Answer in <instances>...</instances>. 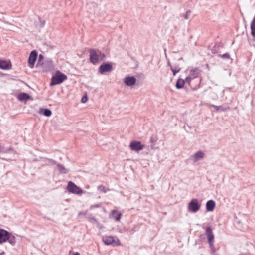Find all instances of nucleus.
<instances>
[{
  "mask_svg": "<svg viewBox=\"0 0 255 255\" xmlns=\"http://www.w3.org/2000/svg\"><path fill=\"white\" fill-rule=\"evenodd\" d=\"M67 77L64 74L58 71L55 76H53L50 83L51 86L59 84L67 79Z\"/></svg>",
  "mask_w": 255,
  "mask_h": 255,
  "instance_id": "f257e3e1",
  "label": "nucleus"
},
{
  "mask_svg": "<svg viewBox=\"0 0 255 255\" xmlns=\"http://www.w3.org/2000/svg\"><path fill=\"white\" fill-rule=\"evenodd\" d=\"M201 203L197 199H193L189 203L188 205V210L192 213L197 212L200 208Z\"/></svg>",
  "mask_w": 255,
  "mask_h": 255,
  "instance_id": "f03ea898",
  "label": "nucleus"
},
{
  "mask_svg": "<svg viewBox=\"0 0 255 255\" xmlns=\"http://www.w3.org/2000/svg\"><path fill=\"white\" fill-rule=\"evenodd\" d=\"M103 241L105 244L113 245H119L120 243L119 239L115 237L112 236H104L103 237Z\"/></svg>",
  "mask_w": 255,
  "mask_h": 255,
  "instance_id": "7ed1b4c3",
  "label": "nucleus"
},
{
  "mask_svg": "<svg viewBox=\"0 0 255 255\" xmlns=\"http://www.w3.org/2000/svg\"><path fill=\"white\" fill-rule=\"evenodd\" d=\"M67 190L69 192L79 195L81 194L83 192L82 190L72 181L69 182Z\"/></svg>",
  "mask_w": 255,
  "mask_h": 255,
  "instance_id": "20e7f679",
  "label": "nucleus"
},
{
  "mask_svg": "<svg viewBox=\"0 0 255 255\" xmlns=\"http://www.w3.org/2000/svg\"><path fill=\"white\" fill-rule=\"evenodd\" d=\"M129 148L132 150L138 152L144 149V145H142L140 141L134 140L131 142L129 145Z\"/></svg>",
  "mask_w": 255,
  "mask_h": 255,
  "instance_id": "39448f33",
  "label": "nucleus"
},
{
  "mask_svg": "<svg viewBox=\"0 0 255 255\" xmlns=\"http://www.w3.org/2000/svg\"><path fill=\"white\" fill-rule=\"evenodd\" d=\"M205 157V153L202 151H198L190 157L193 162L196 163L198 161L203 159Z\"/></svg>",
  "mask_w": 255,
  "mask_h": 255,
  "instance_id": "423d86ee",
  "label": "nucleus"
},
{
  "mask_svg": "<svg viewBox=\"0 0 255 255\" xmlns=\"http://www.w3.org/2000/svg\"><path fill=\"white\" fill-rule=\"evenodd\" d=\"M90 59L91 63L95 64L98 62L99 59V55L98 52L94 49L90 50Z\"/></svg>",
  "mask_w": 255,
  "mask_h": 255,
  "instance_id": "0eeeda50",
  "label": "nucleus"
},
{
  "mask_svg": "<svg viewBox=\"0 0 255 255\" xmlns=\"http://www.w3.org/2000/svg\"><path fill=\"white\" fill-rule=\"evenodd\" d=\"M206 235L207 237L210 246L212 247L214 242V236L212 232V229L210 227H208L206 228Z\"/></svg>",
  "mask_w": 255,
  "mask_h": 255,
  "instance_id": "6e6552de",
  "label": "nucleus"
},
{
  "mask_svg": "<svg viewBox=\"0 0 255 255\" xmlns=\"http://www.w3.org/2000/svg\"><path fill=\"white\" fill-rule=\"evenodd\" d=\"M112 69V65L107 63L101 65L99 68V72L103 74L105 72H110Z\"/></svg>",
  "mask_w": 255,
  "mask_h": 255,
  "instance_id": "1a4fd4ad",
  "label": "nucleus"
},
{
  "mask_svg": "<svg viewBox=\"0 0 255 255\" xmlns=\"http://www.w3.org/2000/svg\"><path fill=\"white\" fill-rule=\"evenodd\" d=\"M37 57V53L36 51H32L29 57L28 63L30 67H33Z\"/></svg>",
  "mask_w": 255,
  "mask_h": 255,
  "instance_id": "9d476101",
  "label": "nucleus"
},
{
  "mask_svg": "<svg viewBox=\"0 0 255 255\" xmlns=\"http://www.w3.org/2000/svg\"><path fill=\"white\" fill-rule=\"evenodd\" d=\"M136 78L133 76H127L124 79V83L128 86H132L136 83Z\"/></svg>",
  "mask_w": 255,
  "mask_h": 255,
  "instance_id": "9b49d317",
  "label": "nucleus"
},
{
  "mask_svg": "<svg viewBox=\"0 0 255 255\" xmlns=\"http://www.w3.org/2000/svg\"><path fill=\"white\" fill-rule=\"evenodd\" d=\"M122 216V213H119L116 210H113L111 212V214L110 215V218H112L114 219L116 221H120Z\"/></svg>",
  "mask_w": 255,
  "mask_h": 255,
  "instance_id": "f8f14e48",
  "label": "nucleus"
},
{
  "mask_svg": "<svg viewBox=\"0 0 255 255\" xmlns=\"http://www.w3.org/2000/svg\"><path fill=\"white\" fill-rule=\"evenodd\" d=\"M11 68V65L9 61L0 60V69L3 70H9Z\"/></svg>",
  "mask_w": 255,
  "mask_h": 255,
  "instance_id": "ddd939ff",
  "label": "nucleus"
},
{
  "mask_svg": "<svg viewBox=\"0 0 255 255\" xmlns=\"http://www.w3.org/2000/svg\"><path fill=\"white\" fill-rule=\"evenodd\" d=\"M8 234V232L3 229H0V244H2L6 241V239H7L8 237H7V235Z\"/></svg>",
  "mask_w": 255,
  "mask_h": 255,
  "instance_id": "4468645a",
  "label": "nucleus"
},
{
  "mask_svg": "<svg viewBox=\"0 0 255 255\" xmlns=\"http://www.w3.org/2000/svg\"><path fill=\"white\" fill-rule=\"evenodd\" d=\"M215 208V202L213 200H209L206 204V209L207 211H212Z\"/></svg>",
  "mask_w": 255,
  "mask_h": 255,
  "instance_id": "2eb2a0df",
  "label": "nucleus"
},
{
  "mask_svg": "<svg viewBox=\"0 0 255 255\" xmlns=\"http://www.w3.org/2000/svg\"><path fill=\"white\" fill-rule=\"evenodd\" d=\"M200 70L199 68H195L191 70L189 72V75L193 78H196L200 72Z\"/></svg>",
  "mask_w": 255,
  "mask_h": 255,
  "instance_id": "dca6fc26",
  "label": "nucleus"
},
{
  "mask_svg": "<svg viewBox=\"0 0 255 255\" xmlns=\"http://www.w3.org/2000/svg\"><path fill=\"white\" fill-rule=\"evenodd\" d=\"M7 237H8L7 239H6V241H8V242L12 245L14 246L15 244L16 243V240L15 237L14 236L10 234L8 232V234L7 235Z\"/></svg>",
  "mask_w": 255,
  "mask_h": 255,
  "instance_id": "f3484780",
  "label": "nucleus"
},
{
  "mask_svg": "<svg viewBox=\"0 0 255 255\" xmlns=\"http://www.w3.org/2000/svg\"><path fill=\"white\" fill-rule=\"evenodd\" d=\"M30 96L26 93H20L18 95V98L19 101H23L30 99Z\"/></svg>",
  "mask_w": 255,
  "mask_h": 255,
  "instance_id": "a211bd4d",
  "label": "nucleus"
},
{
  "mask_svg": "<svg viewBox=\"0 0 255 255\" xmlns=\"http://www.w3.org/2000/svg\"><path fill=\"white\" fill-rule=\"evenodd\" d=\"M251 34L253 37H255V15L251 23Z\"/></svg>",
  "mask_w": 255,
  "mask_h": 255,
  "instance_id": "6ab92c4d",
  "label": "nucleus"
},
{
  "mask_svg": "<svg viewBox=\"0 0 255 255\" xmlns=\"http://www.w3.org/2000/svg\"><path fill=\"white\" fill-rule=\"evenodd\" d=\"M185 81L182 79H179L176 83V87L177 89H181L183 87Z\"/></svg>",
  "mask_w": 255,
  "mask_h": 255,
  "instance_id": "aec40b11",
  "label": "nucleus"
},
{
  "mask_svg": "<svg viewBox=\"0 0 255 255\" xmlns=\"http://www.w3.org/2000/svg\"><path fill=\"white\" fill-rule=\"evenodd\" d=\"M57 168L58 170L62 173H66L68 172V170L61 164H58Z\"/></svg>",
  "mask_w": 255,
  "mask_h": 255,
  "instance_id": "412c9836",
  "label": "nucleus"
},
{
  "mask_svg": "<svg viewBox=\"0 0 255 255\" xmlns=\"http://www.w3.org/2000/svg\"><path fill=\"white\" fill-rule=\"evenodd\" d=\"M43 114L46 116L49 117L51 115L52 112L50 110L48 109H44Z\"/></svg>",
  "mask_w": 255,
  "mask_h": 255,
  "instance_id": "4be33fe9",
  "label": "nucleus"
},
{
  "mask_svg": "<svg viewBox=\"0 0 255 255\" xmlns=\"http://www.w3.org/2000/svg\"><path fill=\"white\" fill-rule=\"evenodd\" d=\"M98 190L102 192L106 193L108 190H109L108 189H107L105 186L103 185H100L98 186Z\"/></svg>",
  "mask_w": 255,
  "mask_h": 255,
  "instance_id": "5701e85b",
  "label": "nucleus"
},
{
  "mask_svg": "<svg viewBox=\"0 0 255 255\" xmlns=\"http://www.w3.org/2000/svg\"><path fill=\"white\" fill-rule=\"evenodd\" d=\"M171 70L173 72V74L174 76L176 75V73H178L180 71V68H178V69H174L172 66H171Z\"/></svg>",
  "mask_w": 255,
  "mask_h": 255,
  "instance_id": "b1692460",
  "label": "nucleus"
},
{
  "mask_svg": "<svg viewBox=\"0 0 255 255\" xmlns=\"http://www.w3.org/2000/svg\"><path fill=\"white\" fill-rule=\"evenodd\" d=\"M192 79L193 78L189 75V76L187 77L184 80L185 81V83L189 84Z\"/></svg>",
  "mask_w": 255,
  "mask_h": 255,
  "instance_id": "393cba45",
  "label": "nucleus"
},
{
  "mask_svg": "<svg viewBox=\"0 0 255 255\" xmlns=\"http://www.w3.org/2000/svg\"><path fill=\"white\" fill-rule=\"evenodd\" d=\"M220 57L224 58V59H229L230 58V55L228 53H225L224 54L220 55Z\"/></svg>",
  "mask_w": 255,
  "mask_h": 255,
  "instance_id": "a878e982",
  "label": "nucleus"
},
{
  "mask_svg": "<svg viewBox=\"0 0 255 255\" xmlns=\"http://www.w3.org/2000/svg\"><path fill=\"white\" fill-rule=\"evenodd\" d=\"M46 160L49 164L54 165L56 164V162L52 159H47Z\"/></svg>",
  "mask_w": 255,
  "mask_h": 255,
  "instance_id": "bb28decb",
  "label": "nucleus"
},
{
  "mask_svg": "<svg viewBox=\"0 0 255 255\" xmlns=\"http://www.w3.org/2000/svg\"><path fill=\"white\" fill-rule=\"evenodd\" d=\"M98 54L99 55V58L101 57V59L103 60L105 58V55L104 53H102L101 52L98 51Z\"/></svg>",
  "mask_w": 255,
  "mask_h": 255,
  "instance_id": "cd10ccee",
  "label": "nucleus"
},
{
  "mask_svg": "<svg viewBox=\"0 0 255 255\" xmlns=\"http://www.w3.org/2000/svg\"><path fill=\"white\" fill-rule=\"evenodd\" d=\"M191 14V11H187L186 13V14H185V18L187 19L189 18V16Z\"/></svg>",
  "mask_w": 255,
  "mask_h": 255,
  "instance_id": "c85d7f7f",
  "label": "nucleus"
},
{
  "mask_svg": "<svg viewBox=\"0 0 255 255\" xmlns=\"http://www.w3.org/2000/svg\"><path fill=\"white\" fill-rule=\"evenodd\" d=\"M87 101V98L86 96H85L82 98L81 102L82 103H85Z\"/></svg>",
  "mask_w": 255,
  "mask_h": 255,
  "instance_id": "c756f323",
  "label": "nucleus"
},
{
  "mask_svg": "<svg viewBox=\"0 0 255 255\" xmlns=\"http://www.w3.org/2000/svg\"><path fill=\"white\" fill-rule=\"evenodd\" d=\"M100 207V204H96V205H91V207H90V209H92L94 208H98V207Z\"/></svg>",
  "mask_w": 255,
  "mask_h": 255,
  "instance_id": "7c9ffc66",
  "label": "nucleus"
},
{
  "mask_svg": "<svg viewBox=\"0 0 255 255\" xmlns=\"http://www.w3.org/2000/svg\"><path fill=\"white\" fill-rule=\"evenodd\" d=\"M210 247H211V248L212 249V251H213V252H215V249H214V246H213V245L212 247H211V246H210Z\"/></svg>",
  "mask_w": 255,
  "mask_h": 255,
  "instance_id": "2f4dec72",
  "label": "nucleus"
},
{
  "mask_svg": "<svg viewBox=\"0 0 255 255\" xmlns=\"http://www.w3.org/2000/svg\"><path fill=\"white\" fill-rule=\"evenodd\" d=\"M213 106L215 107L216 108V110L217 111L219 110V107H217V106Z\"/></svg>",
  "mask_w": 255,
  "mask_h": 255,
  "instance_id": "473e14b6",
  "label": "nucleus"
},
{
  "mask_svg": "<svg viewBox=\"0 0 255 255\" xmlns=\"http://www.w3.org/2000/svg\"><path fill=\"white\" fill-rule=\"evenodd\" d=\"M73 255H80V254L78 253H76L74 254Z\"/></svg>",
  "mask_w": 255,
  "mask_h": 255,
  "instance_id": "72a5a7b5",
  "label": "nucleus"
},
{
  "mask_svg": "<svg viewBox=\"0 0 255 255\" xmlns=\"http://www.w3.org/2000/svg\"><path fill=\"white\" fill-rule=\"evenodd\" d=\"M2 151V147L0 146V152Z\"/></svg>",
  "mask_w": 255,
  "mask_h": 255,
  "instance_id": "f704fd0d",
  "label": "nucleus"
},
{
  "mask_svg": "<svg viewBox=\"0 0 255 255\" xmlns=\"http://www.w3.org/2000/svg\"><path fill=\"white\" fill-rule=\"evenodd\" d=\"M168 65H170V67L171 66L170 65V62H168Z\"/></svg>",
  "mask_w": 255,
  "mask_h": 255,
  "instance_id": "c9c22d12",
  "label": "nucleus"
}]
</instances>
